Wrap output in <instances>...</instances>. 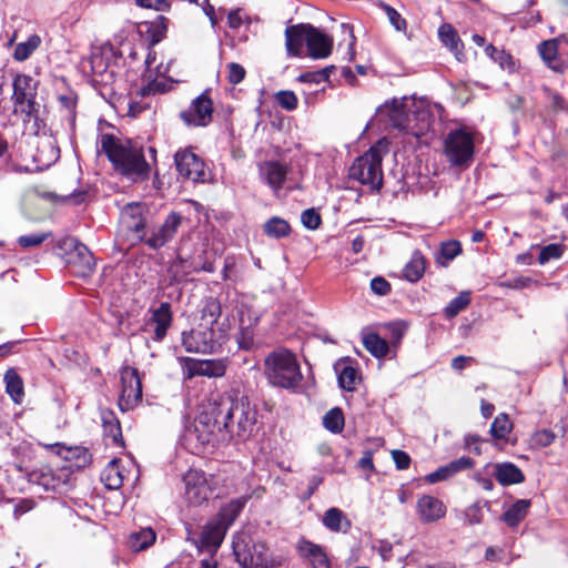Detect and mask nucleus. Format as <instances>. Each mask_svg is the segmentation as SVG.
<instances>
[{
    "instance_id": "obj_57",
    "label": "nucleus",
    "mask_w": 568,
    "mask_h": 568,
    "mask_svg": "<svg viewBox=\"0 0 568 568\" xmlns=\"http://www.w3.org/2000/svg\"><path fill=\"white\" fill-rule=\"evenodd\" d=\"M227 70H229L227 79H229L230 83L239 84L244 80L246 71L240 63H236V62L229 63Z\"/></svg>"
},
{
    "instance_id": "obj_40",
    "label": "nucleus",
    "mask_w": 568,
    "mask_h": 568,
    "mask_svg": "<svg viewBox=\"0 0 568 568\" xmlns=\"http://www.w3.org/2000/svg\"><path fill=\"white\" fill-rule=\"evenodd\" d=\"M470 292L463 291L456 297H454L447 306L444 308V315L446 318H453L457 316L470 304Z\"/></svg>"
},
{
    "instance_id": "obj_16",
    "label": "nucleus",
    "mask_w": 568,
    "mask_h": 568,
    "mask_svg": "<svg viewBox=\"0 0 568 568\" xmlns=\"http://www.w3.org/2000/svg\"><path fill=\"white\" fill-rule=\"evenodd\" d=\"M187 499L196 505L206 501L211 494V487L203 470L190 469L183 477Z\"/></svg>"
},
{
    "instance_id": "obj_25",
    "label": "nucleus",
    "mask_w": 568,
    "mask_h": 568,
    "mask_svg": "<svg viewBox=\"0 0 568 568\" xmlns=\"http://www.w3.org/2000/svg\"><path fill=\"white\" fill-rule=\"evenodd\" d=\"M392 126L398 130H406L408 126V109L406 98L393 99L384 105Z\"/></svg>"
},
{
    "instance_id": "obj_62",
    "label": "nucleus",
    "mask_w": 568,
    "mask_h": 568,
    "mask_svg": "<svg viewBox=\"0 0 568 568\" xmlns=\"http://www.w3.org/2000/svg\"><path fill=\"white\" fill-rule=\"evenodd\" d=\"M387 328L390 333V338L394 341V342H399L402 339V337L404 336V333L406 331V327L399 323V322H395V323H389L387 325Z\"/></svg>"
},
{
    "instance_id": "obj_48",
    "label": "nucleus",
    "mask_w": 568,
    "mask_h": 568,
    "mask_svg": "<svg viewBox=\"0 0 568 568\" xmlns=\"http://www.w3.org/2000/svg\"><path fill=\"white\" fill-rule=\"evenodd\" d=\"M383 9H384L390 24L395 28V30L400 31V32H406L407 22L402 17V14L389 4H383Z\"/></svg>"
},
{
    "instance_id": "obj_12",
    "label": "nucleus",
    "mask_w": 568,
    "mask_h": 568,
    "mask_svg": "<svg viewBox=\"0 0 568 568\" xmlns=\"http://www.w3.org/2000/svg\"><path fill=\"white\" fill-rule=\"evenodd\" d=\"M213 101L207 91L196 97L189 109L180 112V118L187 126H206L212 121Z\"/></svg>"
},
{
    "instance_id": "obj_56",
    "label": "nucleus",
    "mask_w": 568,
    "mask_h": 568,
    "mask_svg": "<svg viewBox=\"0 0 568 568\" xmlns=\"http://www.w3.org/2000/svg\"><path fill=\"white\" fill-rule=\"evenodd\" d=\"M104 434L106 437H110L112 444L116 446H123V437L120 423H111L109 425L103 426Z\"/></svg>"
},
{
    "instance_id": "obj_47",
    "label": "nucleus",
    "mask_w": 568,
    "mask_h": 568,
    "mask_svg": "<svg viewBox=\"0 0 568 568\" xmlns=\"http://www.w3.org/2000/svg\"><path fill=\"white\" fill-rule=\"evenodd\" d=\"M334 70V67H326L318 71H311L305 72L298 77V80L301 82H308V83H321L324 81H327L329 78L331 72Z\"/></svg>"
},
{
    "instance_id": "obj_17",
    "label": "nucleus",
    "mask_w": 568,
    "mask_h": 568,
    "mask_svg": "<svg viewBox=\"0 0 568 568\" xmlns=\"http://www.w3.org/2000/svg\"><path fill=\"white\" fill-rule=\"evenodd\" d=\"M538 53L548 69L564 73L568 69V54L560 52L559 42L549 39L538 44Z\"/></svg>"
},
{
    "instance_id": "obj_2",
    "label": "nucleus",
    "mask_w": 568,
    "mask_h": 568,
    "mask_svg": "<svg viewBox=\"0 0 568 568\" xmlns=\"http://www.w3.org/2000/svg\"><path fill=\"white\" fill-rule=\"evenodd\" d=\"M99 145L114 170L122 176L135 183L149 180L151 166L145 160L141 145L131 140H120L110 133L100 135Z\"/></svg>"
},
{
    "instance_id": "obj_35",
    "label": "nucleus",
    "mask_w": 568,
    "mask_h": 568,
    "mask_svg": "<svg viewBox=\"0 0 568 568\" xmlns=\"http://www.w3.org/2000/svg\"><path fill=\"white\" fill-rule=\"evenodd\" d=\"M363 345L376 358H384L389 352V345L386 339L377 333H367L363 335Z\"/></svg>"
},
{
    "instance_id": "obj_38",
    "label": "nucleus",
    "mask_w": 568,
    "mask_h": 568,
    "mask_svg": "<svg viewBox=\"0 0 568 568\" xmlns=\"http://www.w3.org/2000/svg\"><path fill=\"white\" fill-rule=\"evenodd\" d=\"M438 38L440 42L450 51L458 53L462 41L456 30L448 23H443L438 28Z\"/></svg>"
},
{
    "instance_id": "obj_46",
    "label": "nucleus",
    "mask_w": 568,
    "mask_h": 568,
    "mask_svg": "<svg viewBox=\"0 0 568 568\" xmlns=\"http://www.w3.org/2000/svg\"><path fill=\"white\" fill-rule=\"evenodd\" d=\"M275 102L286 111H294L297 108L298 99L293 91L282 90L275 93Z\"/></svg>"
},
{
    "instance_id": "obj_42",
    "label": "nucleus",
    "mask_w": 568,
    "mask_h": 568,
    "mask_svg": "<svg viewBox=\"0 0 568 568\" xmlns=\"http://www.w3.org/2000/svg\"><path fill=\"white\" fill-rule=\"evenodd\" d=\"M511 428L513 424L509 417L506 414H499L490 426V434L494 438L506 439Z\"/></svg>"
},
{
    "instance_id": "obj_14",
    "label": "nucleus",
    "mask_w": 568,
    "mask_h": 568,
    "mask_svg": "<svg viewBox=\"0 0 568 568\" xmlns=\"http://www.w3.org/2000/svg\"><path fill=\"white\" fill-rule=\"evenodd\" d=\"M226 532L227 531L212 518L203 526L197 538H194L192 542L199 552H207L213 557L221 547Z\"/></svg>"
},
{
    "instance_id": "obj_37",
    "label": "nucleus",
    "mask_w": 568,
    "mask_h": 568,
    "mask_svg": "<svg viewBox=\"0 0 568 568\" xmlns=\"http://www.w3.org/2000/svg\"><path fill=\"white\" fill-rule=\"evenodd\" d=\"M264 233L273 239L286 237L291 233L288 222L282 217L273 216L267 220L263 226Z\"/></svg>"
},
{
    "instance_id": "obj_11",
    "label": "nucleus",
    "mask_w": 568,
    "mask_h": 568,
    "mask_svg": "<svg viewBox=\"0 0 568 568\" xmlns=\"http://www.w3.org/2000/svg\"><path fill=\"white\" fill-rule=\"evenodd\" d=\"M120 379L119 407L122 412H128L142 402V382L138 369L131 366H123L120 369Z\"/></svg>"
},
{
    "instance_id": "obj_41",
    "label": "nucleus",
    "mask_w": 568,
    "mask_h": 568,
    "mask_svg": "<svg viewBox=\"0 0 568 568\" xmlns=\"http://www.w3.org/2000/svg\"><path fill=\"white\" fill-rule=\"evenodd\" d=\"M344 414L342 408L334 407L323 417L324 427L333 434H339L344 428Z\"/></svg>"
},
{
    "instance_id": "obj_13",
    "label": "nucleus",
    "mask_w": 568,
    "mask_h": 568,
    "mask_svg": "<svg viewBox=\"0 0 568 568\" xmlns=\"http://www.w3.org/2000/svg\"><path fill=\"white\" fill-rule=\"evenodd\" d=\"M174 164L182 178L193 182H204V161L191 149L179 150L174 154Z\"/></svg>"
},
{
    "instance_id": "obj_10",
    "label": "nucleus",
    "mask_w": 568,
    "mask_h": 568,
    "mask_svg": "<svg viewBox=\"0 0 568 568\" xmlns=\"http://www.w3.org/2000/svg\"><path fill=\"white\" fill-rule=\"evenodd\" d=\"M148 314L149 317L144 320L142 331L150 334L153 342H163L173 324L171 304L161 302L158 306L150 307Z\"/></svg>"
},
{
    "instance_id": "obj_26",
    "label": "nucleus",
    "mask_w": 568,
    "mask_h": 568,
    "mask_svg": "<svg viewBox=\"0 0 568 568\" xmlns=\"http://www.w3.org/2000/svg\"><path fill=\"white\" fill-rule=\"evenodd\" d=\"M57 100L59 103V110L64 114V119L70 126L71 130L75 126L77 119V105H78V94L70 88H65L62 92H59L57 95Z\"/></svg>"
},
{
    "instance_id": "obj_18",
    "label": "nucleus",
    "mask_w": 568,
    "mask_h": 568,
    "mask_svg": "<svg viewBox=\"0 0 568 568\" xmlns=\"http://www.w3.org/2000/svg\"><path fill=\"white\" fill-rule=\"evenodd\" d=\"M261 179L275 192L280 191L291 168L278 160L264 161L258 165Z\"/></svg>"
},
{
    "instance_id": "obj_8",
    "label": "nucleus",
    "mask_w": 568,
    "mask_h": 568,
    "mask_svg": "<svg viewBox=\"0 0 568 568\" xmlns=\"http://www.w3.org/2000/svg\"><path fill=\"white\" fill-rule=\"evenodd\" d=\"M475 154L474 134L465 126L452 130L444 139V155L450 166L468 168Z\"/></svg>"
},
{
    "instance_id": "obj_7",
    "label": "nucleus",
    "mask_w": 568,
    "mask_h": 568,
    "mask_svg": "<svg viewBox=\"0 0 568 568\" xmlns=\"http://www.w3.org/2000/svg\"><path fill=\"white\" fill-rule=\"evenodd\" d=\"M232 549L236 562L242 568H270L272 560L264 542L254 541L246 531L233 535Z\"/></svg>"
},
{
    "instance_id": "obj_23",
    "label": "nucleus",
    "mask_w": 568,
    "mask_h": 568,
    "mask_svg": "<svg viewBox=\"0 0 568 568\" xmlns=\"http://www.w3.org/2000/svg\"><path fill=\"white\" fill-rule=\"evenodd\" d=\"M306 48L311 58L324 59L332 52L333 40L327 34L312 26Z\"/></svg>"
},
{
    "instance_id": "obj_53",
    "label": "nucleus",
    "mask_w": 568,
    "mask_h": 568,
    "mask_svg": "<svg viewBox=\"0 0 568 568\" xmlns=\"http://www.w3.org/2000/svg\"><path fill=\"white\" fill-rule=\"evenodd\" d=\"M371 290L378 296H385L390 293L392 285L385 277L376 276L371 281Z\"/></svg>"
},
{
    "instance_id": "obj_31",
    "label": "nucleus",
    "mask_w": 568,
    "mask_h": 568,
    "mask_svg": "<svg viewBox=\"0 0 568 568\" xmlns=\"http://www.w3.org/2000/svg\"><path fill=\"white\" fill-rule=\"evenodd\" d=\"M531 501L529 499H518L500 517L508 527L516 528L527 516Z\"/></svg>"
},
{
    "instance_id": "obj_32",
    "label": "nucleus",
    "mask_w": 568,
    "mask_h": 568,
    "mask_svg": "<svg viewBox=\"0 0 568 568\" xmlns=\"http://www.w3.org/2000/svg\"><path fill=\"white\" fill-rule=\"evenodd\" d=\"M3 383L6 385V392L10 398L16 404H20L24 397V385L21 376L14 368H9L4 373Z\"/></svg>"
},
{
    "instance_id": "obj_22",
    "label": "nucleus",
    "mask_w": 568,
    "mask_h": 568,
    "mask_svg": "<svg viewBox=\"0 0 568 568\" xmlns=\"http://www.w3.org/2000/svg\"><path fill=\"white\" fill-rule=\"evenodd\" d=\"M417 513L420 521L433 523L445 516L446 507L438 498L424 495L417 500Z\"/></svg>"
},
{
    "instance_id": "obj_19",
    "label": "nucleus",
    "mask_w": 568,
    "mask_h": 568,
    "mask_svg": "<svg viewBox=\"0 0 568 568\" xmlns=\"http://www.w3.org/2000/svg\"><path fill=\"white\" fill-rule=\"evenodd\" d=\"M185 366L189 378L194 376L221 377L226 372V365L222 359H195L186 357Z\"/></svg>"
},
{
    "instance_id": "obj_59",
    "label": "nucleus",
    "mask_w": 568,
    "mask_h": 568,
    "mask_svg": "<svg viewBox=\"0 0 568 568\" xmlns=\"http://www.w3.org/2000/svg\"><path fill=\"white\" fill-rule=\"evenodd\" d=\"M556 436L555 434L549 429H542L537 433H535L532 439L536 445L539 447H547L551 445L555 440Z\"/></svg>"
},
{
    "instance_id": "obj_6",
    "label": "nucleus",
    "mask_w": 568,
    "mask_h": 568,
    "mask_svg": "<svg viewBox=\"0 0 568 568\" xmlns=\"http://www.w3.org/2000/svg\"><path fill=\"white\" fill-rule=\"evenodd\" d=\"M12 103L16 113L24 114V121H40V103L37 101L39 81L24 73H18L12 81Z\"/></svg>"
},
{
    "instance_id": "obj_55",
    "label": "nucleus",
    "mask_w": 568,
    "mask_h": 568,
    "mask_svg": "<svg viewBox=\"0 0 568 568\" xmlns=\"http://www.w3.org/2000/svg\"><path fill=\"white\" fill-rule=\"evenodd\" d=\"M453 476L454 475L452 474L449 466L446 464L437 468L435 471L426 475L425 479L428 484H436L449 479Z\"/></svg>"
},
{
    "instance_id": "obj_29",
    "label": "nucleus",
    "mask_w": 568,
    "mask_h": 568,
    "mask_svg": "<svg viewBox=\"0 0 568 568\" xmlns=\"http://www.w3.org/2000/svg\"><path fill=\"white\" fill-rule=\"evenodd\" d=\"M322 524L333 532L346 534L352 527V521L347 518L345 513L337 507H331L324 513Z\"/></svg>"
},
{
    "instance_id": "obj_58",
    "label": "nucleus",
    "mask_w": 568,
    "mask_h": 568,
    "mask_svg": "<svg viewBox=\"0 0 568 568\" xmlns=\"http://www.w3.org/2000/svg\"><path fill=\"white\" fill-rule=\"evenodd\" d=\"M392 458L395 463L396 468L399 470L407 469L412 462L410 456L406 452L400 449H394L392 452Z\"/></svg>"
},
{
    "instance_id": "obj_45",
    "label": "nucleus",
    "mask_w": 568,
    "mask_h": 568,
    "mask_svg": "<svg viewBox=\"0 0 568 568\" xmlns=\"http://www.w3.org/2000/svg\"><path fill=\"white\" fill-rule=\"evenodd\" d=\"M564 254V245L552 243L544 246L540 250L539 256H538V263L540 265H545L550 260H558Z\"/></svg>"
},
{
    "instance_id": "obj_54",
    "label": "nucleus",
    "mask_w": 568,
    "mask_h": 568,
    "mask_svg": "<svg viewBox=\"0 0 568 568\" xmlns=\"http://www.w3.org/2000/svg\"><path fill=\"white\" fill-rule=\"evenodd\" d=\"M450 468L452 474L455 476L456 474L470 469L475 465V460L467 456H462L457 459L452 460L447 464Z\"/></svg>"
},
{
    "instance_id": "obj_21",
    "label": "nucleus",
    "mask_w": 568,
    "mask_h": 568,
    "mask_svg": "<svg viewBox=\"0 0 568 568\" xmlns=\"http://www.w3.org/2000/svg\"><path fill=\"white\" fill-rule=\"evenodd\" d=\"M126 227L136 235L139 242L146 240V221L142 214V206L139 203H129L122 211Z\"/></svg>"
},
{
    "instance_id": "obj_30",
    "label": "nucleus",
    "mask_w": 568,
    "mask_h": 568,
    "mask_svg": "<svg viewBox=\"0 0 568 568\" xmlns=\"http://www.w3.org/2000/svg\"><path fill=\"white\" fill-rule=\"evenodd\" d=\"M156 540V532L151 527H142L132 531L128 538V547L133 552L149 549Z\"/></svg>"
},
{
    "instance_id": "obj_61",
    "label": "nucleus",
    "mask_w": 568,
    "mask_h": 568,
    "mask_svg": "<svg viewBox=\"0 0 568 568\" xmlns=\"http://www.w3.org/2000/svg\"><path fill=\"white\" fill-rule=\"evenodd\" d=\"M164 90H165V84L161 81L154 80V81H151L148 84L143 85L140 89V94L142 97H146V95H151V94L162 93V92H164Z\"/></svg>"
},
{
    "instance_id": "obj_60",
    "label": "nucleus",
    "mask_w": 568,
    "mask_h": 568,
    "mask_svg": "<svg viewBox=\"0 0 568 568\" xmlns=\"http://www.w3.org/2000/svg\"><path fill=\"white\" fill-rule=\"evenodd\" d=\"M136 6L156 11H165L170 9L168 0H135Z\"/></svg>"
},
{
    "instance_id": "obj_49",
    "label": "nucleus",
    "mask_w": 568,
    "mask_h": 568,
    "mask_svg": "<svg viewBox=\"0 0 568 568\" xmlns=\"http://www.w3.org/2000/svg\"><path fill=\"white\" fill-rule=\"evenodd\" d=\"M239 347L243 351H252L255 346L254 331L252 327H242L236 335Z\"/></svg>"
},
{
    "instance_id": "obj_39",
    "label": "nucleus",
    "mask_w": 568,
    "mask_h": 568,
    "mask_svg": "<svg viewBox=\"0 0 568 568\" xmlns=\"http://www.w3.org/2000/svg\"><path fill=\"white\" fill-rule=\"evenodd\" d=\"M41 39L37 34L30 36L26 41L20 42L16 45L13 51V58L17 61H26L30 58L33 51L40 45Z\"/></svg>"
},
{
    "instance_id": "obj_24",
    "label": "nucleus",
    "mask_w": 568,
    "mask_h": 568,
    "mask_svg": "<svg viewBox=\"0 0 568 568\" xmlns=\"http://www.w3.org/2000/svg\"><path fill=\"white\" fill-rule=\"evenodd\" d=\"M246 503L247 497L245 496L232 499L220 508L213 519L227 531L244 509Z\"/></svg>"
},
{
    "instance_id": "obj_51",
    "label": "nucleus",
    "mask_w": 568,
    "mask_h": 568,
    "mask_svg": "<svg viewBox=\"0 0 568 568\" xmlns=\"http://www.w3.org/2000/svg\"><path fill=\"white\" fill-rule=\"evenodd\" d=\"M50 233H33L26 234L18 237V244L23 248H30L41 245Z\"/></svg>"
},
{
    "instance_id": "obj_27",
    "label": "nucleus",
    "mask_w": 568,
    "mask_h": 568,
    "mask_svg": "<svg viewBox=\"0 0 568 568\" xmlns=\"http://www.w3.org/2000/svg\"><path fill=\"white\" fill-rule=\"evenodd\" d=\"M298 549L313 568H331L329 559L322 546L308 540H303Z\"/></svg>"
},
{
    "instance_id": "obj_33",
    "label": "nucleus",
    "mask_w": 568,
    "mask_h": 568,
    "mask_svg": "<svg viewBox=\"0 0 568 568\" xmlns=\"http://www.w3.org/2000/svg\"><path fill=\"white\" fill-rule=\"evenodd\" d=\"M426 261L420 252H415L403 270L404 278L408 282H418L425 273Z\"/></svg>"
},
{
    "instance_id": "obj_20",
    "label": "nucleus",
    "mask_w": 568,
    "mask_h": 568,
    "mask_svg": "<svg viewBox=\"0 0 568 568\" xmlns=\"http://www.w3.org/2000/svg\"><path fill=\"white\" fill-rule=\"evenodd\" d=\"M312 24L298 23L285 29V47L288 55L301 57L307 44Z\"/></svg>"
},
{
    "instance_id": "obj_63",
    "label": "nucleus",
    "mask_w": 568,
    "mask_h": 568,
    "mask_svg": "<svg viewBox=\"0 0 568 568\" xmlns=\"http://www.w3.org/2000/svg\"><path fill=\"white\" fill-rule=\"evenodd\" d=\"M201 7H202L205 16L209 18L211 26L213 28H215L219 23V20H217L216 13H215L214 6L210 2V0H203L201 3Z\"/></svg>"
},
{
    "instance_id": "obj_50",
    "label": "nucleus",
    "mask_w": 568,
    "mask_h": 568,
    "mask_svg": "<svg viewBox=\"0 0 568 568\" xmlns=\"http://www.w3.org/2000/svg\"><path fill=\"white\" fill-rule=\"evenodd\" d=\"M301 221L304 227L312 231L317 230L322 224L321 214L314 207L303 211Z\"/></svg>"
},
{
    "instance_id": "obj_5",
    "label": "nucleus",
    "mask_w": 568,
    "mask_h": 568,
    "mask_svg": "<svg viewBox=\"0 0 568 568\" xmlns=\"http://www.w3.org/2000/svg\"><path fill=\"white\" fill-rule=\"evenodd\" d=\"M382 149V142L371 146L368 151L354 161L348 172L351 179L369 186L372 191H379L383 186Z\"/></svg>"
},
{
    "instance_id": "obj_52",
    "label": "nucleus",
    "mask_w": 568,
    "mask_h": 568,
    "mask_svg": "<svg viewBox=\"0 0 568 568\" xmlns=\"http://www.w3.org/2000/svg\"><path fill=\"white\" fill-rule=\"evenodd\" d=\"M493 60L498 63L503 70H507L508 72H515L517 70V63L515 59L509 52L505 50L496 52V55H493Z\"/></svg>"
},
{
    "instance_id": "obj_28",
    "label": "nucleus",
    "mask_w": 568,
    "mask_h": 568,
    "mask_svg": "<svg viewBox=\"0 0 568 568\" xmlns=\"http://www.w3.org/2000/svg\"><path fill=\"white\" fill-rule=\"evenodd\" d=\"M494 475L501 486H510L525 481V475L521 469L509 462L496 464Z\"/></svg>"
},
{
    "instance_id": "obj_36",
    "label": "nucleus",
    "mask_w": 568,
    "mask_h": 568,
    "mask_svg": "<svg viewBox=\"0 0 568 568\" xmlns=\"http://www.w3.org/2000/svg\"><path fill=\"white\" fill-rule=\"evenodd\" d=\"M462 244L457 240H449L442 242L439 252L437 253L435 260L436 263L440 266H447L449 262H452L456 256L462 254Z\"/></svg>"
},
{
    "instance_id": "obj_4",
    "label": "nucleus",
    "mask_w": 568,
    "mask_h": 568,
    "mask_svg": "<svg viewBox=\"0 0 568 568\" xmlns=\"http://www.w3.org/2000/svg\"><path fill=\"white\" fill-rule=\"evenodd\" d=\"M264 375L267 383L276 388L296 393L303 382L300 362L291 349L277 347L264 358Z\"/></svg>"
},
{
    "instance_id": "obj_3",
    "label": "nucleus",
    "mask_w": 568,
    "mask_h": 568,
    "mask_svg": "<svg viewBox=\"0 0 568 568\" xmlns=\"http://www.w3.org/2000/svg\"><path fill=\"white\" fill-rule=\"evenodd\" d=\"M221 314L222 307L217 298L204 300L196 327L181 334V343L185 352L212 354L221 347V334L215 329Z\"/></svg>"
},
{
    "instance_id": "obj_43",
    "label": "nucleus",
    "mask_w": 568,
    "mask_h": 568,
    "mask_svg": "<svg viewBox=\"0 0 568 568\" xmlns=\"http://www.w3.org/2000/svg\"><path fill=\"white\" fill-rule=\"evenodd\" d=\"M357 369L353 366H345L338 373V385L347 392H353L356 388Z\"/></svg>"
},
{
    "instance_id": "obj_9",
    "label": "nucleus",
    "mask_w": 568,
    "mask_h": 568,
    "mask_svg": "<svg viewBox=\"0 0 568 568\" xmlns=\"http://www.w3.org/2000/svg\"><path fill=\"white\" fill-rule=\"evenodd\" d=\"M59 247L65 253L67 263L77 275L85 276L93 271L95 266L93 255L77 237H63L59 242Z\"/></svg>"
},
{
    "instance_id": "obj_34",
    "label": "nucleus",
    "mask_w": 568,
    "mask_h": 568,
    "mask_svg": "<svg viewBox=\"0 0 568 568\" xmlns=\"http://www.w3.org/2000/svg\"><path fill=\"white\" fill-rule=\"evenodd\" d=\"M101 481L105 488L114 490L123 485V475L120 470V463L118 459H112L101 473Z\"/></svg>"
},
{
    "instance_id": "obj_1",
    "label": "nucleus",
    "mask_w": 568,
    "mask_h": 568,
    "mask_svg": "<svg viewBox=\"0 0 568 568\" xmlns=\"http://www.w3.org/2000/svg\"><path fill=\"white\" fill-rule=\"evenodd\" d=\"M257 408L236 390L212 397L195 418V432L203 444L233 438L246 440L257 432Z\"/></svg>"
},
{
    "instance_id": "obj_44",
    "label": "nucleus",
    "mask_w": 568,
    "mask_h": 568,
    "mask_svg": "<svg viewBox=\"0 0 568 568\" xmlns=\"http://www.w3.org/2000/svg\"><path fill=\"white\" fill-rule=\"evenodd\" d=\"M168 19L164 16H159L158 19L148 24V32L151 34V44L159 43L166 33Z\"/></svg>"
},
{
    "instance_id": "obj_64",
    "label": "nucleus",
    "mask_w": 568,
    "mask_h": 568,
    "mask_svg": "<svg viewBox=\"0 0 568 568\" xmlns=\"http://www.w3.org/2000/svg\"><path fill=\"white\" fill-rule=\"evenodd\" d=\"M91 69L95 74H103L106 72L108 65L103 61L101 54H93L91 58Z\"/></svg>"
},
{
    "instance_id": "obj_15",
    "label": "nucleus",
    "mask_w": 568,
    "mask_h": 568,
    "mask_svg": "<svg viewBox=\"0 0 568 568\" xmlns=\"http://www.w3.org/2000/svg\"><path fill=\"white\" fill-rule=\"evenodd\" d=\"M183 216L172 211L168 214L163 223L146 237L145 244L152 250H159L174 239L181 226Z\"/></svg>"
}]
</instances>
